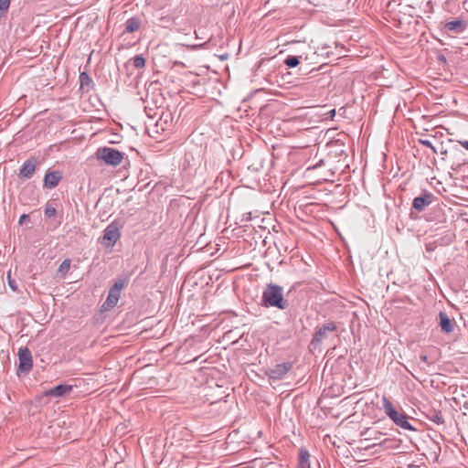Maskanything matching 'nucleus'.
I'll use <instances>...</instances> for the list:
<instances>
[{
  "mask_svg": "<svg viewBox=\"0 0 468 468\" xmlns=\"http://www.w3.org/2000/svg\"><path fill=\"white\" fill-rule=\"evenodd\" d=\"M261 302L265 307H276L280 310H284L289 305L283 297L282 287L273 283L267 284L263 290Z\"/></svg>",
  "mask_w": 468,
  "mask_h": 468,
  "instance_id": "1",
  "label": "nucleus"
},
{
  "mask_svg": "<svg viewBox=\"0 0 468 468\" xmlns=\"http://www.w3.org/2000/svg\"><path fill=\"white\" fill-rule=\"evenodd\" d=\"M382 404L385 413L397 426L404 430L415 431L413 426L409 422L408 416L404 412L399 413L397 411L390 400L385 396L382 398Z\"/></svg>",
  "mask_w": 468,
  "mask_h": 468,
  "instance_id": "2",
  "label": "nucleus"
},
{
  "mask_svg": "<svg viewBox=\"0 0 468 468\" xmlns=\"http://www.w3.org/2000/svg\"><path fill=\"white\" fill-rule=\"evenodd\" d=\"M123 153L111 147H101L96 152V157L112 166L119 165L123 160Z\"/></svg>",
  "mask_w": 468,
  "mask_h": 468,
  "instance_id": "3",
  "label": "nucleus"
},
{
  "mask_svg": "<svg viewBox=\"0 0 468 468\" xmlns=\"http://www.w3.org/2000/svg\"><path fill=\"white\" fill-rule=\"evenodd\" d=\"M18 367L17 374H27L33 367V358L31 351L27 347H21L18 350Z\"/></svg>",
  "mask_w": 468,
  "mask_h": 468,
  "instance_id": "4",
  "label": "nucleus"
},
{
  "mask_svg": "<svg viewBox=\"0 0 468 468\" xmlns=\"http://www.w3.org/2000/svg\"><path fill=\"white\" fill-rule=\"evenodd\" d=\"M337 326L334 322H328L324 324L321 327L317 328L315 334L311 341V346L316 348L322 341L327 338L329 333L335 332Z\"/></svg>",
  "mask_w": 468,
  "mask_h": 468,
  "instance_id": "5",
  "label": "nucleus"
},
{
  "mask_svg": "<svg viewBox=\"0 0 468 468\" xmlns=\"http://www.w3.org/2000/svg\"><path fill=\"white\" fill-rule=\"evenodd\" d=\"M120 225L117 221L110 223L103 231L102 242L106 246H113L120 239Z\"/></svg>",
  "mask_w": 468,
  "mask_h": 468,
  "instance_id": "6",
  "label": "nucleus"
},
{
  "mask_svg": "<svg viewBox=\"0 0 468 468\" xmlns=\"http://www.w3.org/2000/svg\"><path fill=\"white\" fill-rule=\"evenodd\" d=\"M124 285V281H116L114 284L111 287L108 297L104 302L103 305L106 306L107 308H113L114 306H116L121 296V291L122 290Z\"/></svg>",
  "mask_w": 468,
  "mask_h": 468,
  "instance_id": "7",
  "label": "nucleus"
},
{
  "mask_svg": "<svg viewBox=\"0 0 468 468\" xmlns=\"http://www.w3.org/2000/svg\"><path fill=\"white\" fill-rule=\"evenodd\" d=\"M434 196L431 193L424 192L421 196L416 197L412 202V207L421 212L433 202Z\"/></svg>",
  "mask_w": 468,
  "mask_h": 468,
  "instance_id": "8",
  "label": "nucleus"
},
{
  "mask_svg": "<svg viewBox=\"0 0 468 468\" xmlns=\"http://www.w3.org/2000/svg\"><path fill=\"white\" fill-rule=\"evenodd\" d=\"M466 29V23L463 19L446 22L443 30L447 33L461 34Z\"/></svg>",
  "mask_w": 468,
  "mask_h": 468,
  "instance_id": "9",
  "label": "nucleus"
},
{
  "mask_svg": "<svg viewBox=\"0 0 468 468\" xmlns=\"http://www.w3.org/2000/svg\"><path fill=\"white\" fill-rule=\"evenodd\" d=\"M292 369L291 363H282L274 366L270 370V377L273 379L282 378Z\"/></svg>",
  "mask_w": 468,
  "mask_h": 468,
  "instance_id": "10",
  "label": "nucleus"
},
{
  "mask_svg": "<svg viewBox=\"0 0 468 468\" xmlns=\"http://www.w3.org/2000/svg\"><path fill=\"white\" fill-rule=\"evenodd\" d=\"M37 162L35 159L27 160L19 170V176L29 179L35 173Z\"/></svg>",
  "mask_w": 468,
  "mask_h": 468,
  "instance_id": "11",
  "label": "nucleus"
},
{
  "mask_svg": "<svg viewBox=\"0 0 468 468\" xmlns=\"http://www.w3.org/2000/svg\"><path fill=\"white\" fill-rule=\"evenodd\" d=\"M62 178L61 173L58 171H52L46 174L44 177V186L47 188H54L58 185Z\"/></svg>",
  "mask_w": 468,
  "mask_h": 468,
  "instance_id": "12",
  "label": "nucleus"
},
{
  "mask_svg": "<svg viewBox=\"0 0 468 468\" xmlns=\"http://www.w3.org/2000/svg\"><path fill=\"white\" fill-rule=\"evenodd\" d=\"M440 326L443 333L450 334L454 330L455 322L447 315L444 312H440Z\"/></svg>",
  "mask_w": 468,
  "mask_h": 468,
  "instance_id": "13",
  "label": "nucleus"
},
{
  "mask_svg": "<svg viewBox=\"0 0 468 468\" xmlns=\"http://www.w3.org/2000/svg\"><path fill=\"white\" fill-rule=\"evenodd\" d=\"M71 390H72L71 385L60 384V385H58V386L48 389V391H46L45 394L47 396L58 398V397H63V396L69 394Z\"/></svg>",
  "mask_w": 468,
  "mask_h": 468,
  "instance_id": "14",
  "label": "nucleus"
},
{
  "mask_svg": "<svg viewBox=\"0 0 468 468\" xmlns=\"http://www.w3.org/2000/svg\"><path fill=\"white\" fill-rule=\"evenodd\" d=\"M297 468H311L310 454L305 449L300 450Z\"/></svg>",
  "mask_w": 468,
  "mask_h": 468,
  "instance_id": "15",
  "label": "nucleus"
},
{
  "mask_svg": "<svg viewBox=\"0 0 468 468\" xmlns=\"http://www.w3.org/2000/svg\"><path fill=\"white\" fill-rule=\"evenodd\" d=\"M141 22L140 19L137 17H131L126 22V27L125 30L128 33H133L137 31L140 27Z\"/></svg>",
  "mask_w": 468,
  "mask_h": 468,
  "instance_id": "16",
  "label": "nucleus"
},
{
  "mask_svg": "<svg viewBox=\"0 0 468 468\" xmlns=\"http://www.w3.org/2000/svg\"><path fill=\"white\" fill-rule=\"evenodd\" d=\"M428 418L430 420H431L432 422H434L437 425H441L444 422V420H443V417H442V414L441 411L433 410V411L430 412V414L428 415Z\"/></svg>",
  "mask_w": 468,
  "mask_h": 468,
  "instance_id": "17",
  "label": "nucleus"
},
{
  "mask_svg": "<svg viewBox=\"0 0 468 468\" xmlns=\"http://www.w3.org/2000/svg\"><path fill=\"white\" fill-rule=\"evenodd\" d=\"M133 65L135 69H143L145 66V58L142 55H136L133 58Z\"/></svg>",
  "mask_w": 468,
  "mask_h": 468,
  "instance_id": "18",
  "label": "nucleus"
},
{
  "mask_svg": "<svg viewBox=\"0 0 468 468\" xmlns=\"http://www.w3.org/2000/svg\"><path fill=\"white\" fill-rule=\"evenodd\" d=\"M299 63V58L296 56H288L284 60V64L289 68H294L298 66Z\"/></svg>",
  "mask_w": 468,
  "mask_h": 468,
  "instance_id": "19",
  "label": "nucleus"
},
{
  "mask_svg": "<svg viewBox=\"0 0 468 468\" xmlns=\"http://www.w3.org/2000/svg\"><path fill=\"white\" fill-rule=\"evenodd\" d=\"M70 263L71 261L69 259H65L59 265L58 271L64 276L69 271Z\"/></svg>",
  "mask_w": 468,
  "mask_h": 468,
  "instance_id": "20",
  "label": "nucleus"
},
{
  "mask_svg": "<svg viewBox=\"0 0 468 468\" xmlns=\"http://www.w3.org/2000/svg\"><path fill=\"white\" fill-rule=\"evenodd\" d=\"M57 210L54 207L47 206L45 208V216L47 218H53L56 216Z\"/></svg>",
  "mask_w": 468,
  "mask_h": 468,
  "instance_id": "21",
  "label": "nucleus"
},
{
  "mask_svg": "<svg viewBox=\"0 0 468 468\" xmlns=\"http://www.w3.org/2000/svg\"><path fill=\"white\" fill-rule=\"evenodd\" d=\"M420 144L426 146V147H429L432 150L433 153H437L436 151V148L433 146L432 143L429 140H425V139H420L419 140Z\"/></svg>",
  "mask_w": 468,
  "mask_h": 468,
  "instance_id": "22",
  "label": "nucleus"
},
{
  "mask_svg": "<svg viewBox=\"0 0 468 468\" xmlns=\"http://www.w3.org/2000/svg\"><path fill=\"white\" fill-rule=\"evenodd\" d=\"M7 281H8V285L9 287L14 291H17V286H16V282H15V280L12 279L11 277V272L9 271L7 273Z\"/></svg>",
  "mask_w": 468,
  "mask_h": 468,
  "instance_id": "23",
  "label": "nucleus"
},
{
  "mask_svg": "<svg viewBox=\"0 0 468 468\" xmlns=\"http://www.w3.org/2000/svg\"><path fill=\"white\" fill-rule=\"evenodd\" d=\"M10 5V0H0V11L5 12Z\"/></svg>",
  "mask_w": 468,
  "mask_h": 468,
  "instance_id": "24",
  "label": "nucleus"
},
{
  "mask_svg": "<svg viewBox=\"0 0 468 468\" xmlns=\"http://www.w3.org/2000/svg\"><path fill=\"white\" fill-rule=\"evenodd\" d=\"M420 358L422 362H424L428 366H431L435 362L434 360L430 359V357L424 353L420 354Z\"/></svg>",
  "mask_w": 468,
  "mask_h": 468,
  "instance_id": "25",
  "label": "nucleus"
},
{
  "mask_svg": "<svg viewBox=\"0 0 468 468\" xmlns=\"http://www.w3.org/2000/svg\"><path fill=\"white\" fill-rule=\"evenodd\" d=\"M80 80L81 85H83L85 82H88L90 80L89 75L85 72L80 73Z\"/></svg>",
  "mask_w": 468,
  "mask_h": 468,
  "instance_id": "26",
  "label": "nucleus"
},
{
  "mask_svg": "<svg viewBox=\"0 0 468 468\" xmlns=\"http://www.w3.org/2000/svg\"><path fill=\"white\" fill-rule=\"evenodd\" d=\"M460 144L466 150H468V141H459Z\"/></svg>",
  "mask_w": 468,
  "mask_h": 468,
  "instance_id": "27",
  "label": "nucleus"
},
{
  "mask_svg": "<svg viewBox=\"0 0 468 468\" xmlns=\"http://www.w3.org/2000/svg\"><path fill=\"white\" fill-rule=\"evenodd\" d=\"M203 46H204V44H195V45L188 46V47H189L190 48H192V49H197V48H201V47H203Z\"/></svg>",
  "mask_w": 468,
  "mask_h": 468,
  "instance_id": "28",
  "label": "nucleus"
},
{
  "mask_svg": "<svg viewBox=\"0 0 468 468\" xmlns=\"http://www.w3.org/2000/svg\"><path fill=\"white\" fill-rule=\"evenodd\" d=\"M28 218V216H27V215H25V214H24V215H22V216L20 217V220H19V221H20V223H22V222H23V220H26V218Z\"/></svg>",
  "mask_w": 468,
  "mask_h": 468,
  "instance_id": "29",
  "label": "nucleus"
},
{
  "mask_svg": "<svg viewBox=\"0 0 468 468\" xmlns=\"http://www.w3.org/2000/svg\"><path fill=\"white\" fill-rule=\"evenodd\" d=\"M329 114H330V116H331V117L335 116V110H332V111H330V112H329Z\"/></svg>",
  "mask_w": 468,
  "mask_h": 468,
  "instance_id": "30",
  "label": "nucleus"
},
{
  "mask_svg": "<svg viewBox=\"0 0 468 468\" xmlns=\"http://www.w3.org/2000/svg\"><path fill=\"white\" fill-rule=\"evenodd\" d=\"M195 35H196V38H197V39L200 38V35H198L197 31H195Z\"/></svg>",
  "mask_w": 468,
  "mask_h": 468,
  "instance_id": "31",
  "label": "nucleus"
},
{
  "mask_svg": "<svg viewBox=\"0 0 468 468\" xmlns=\"http://www.w3.org/2000/svg\"><path fill=\"white\" fill-rule=\"evenodd\" d=\"M317 166H318V165H315L312 166L311 168L314 169V168H316Z\"/></svg>",
  "mask_w": 468,
  "mask_h": 468,
  "instance_id": "32",
  "label": "nucleus"
}]
</instances>
